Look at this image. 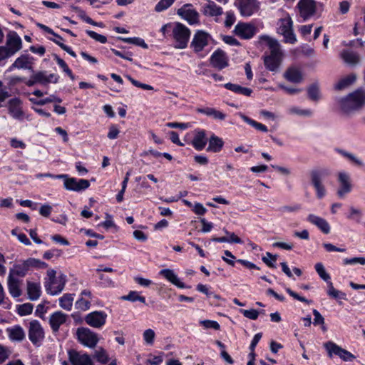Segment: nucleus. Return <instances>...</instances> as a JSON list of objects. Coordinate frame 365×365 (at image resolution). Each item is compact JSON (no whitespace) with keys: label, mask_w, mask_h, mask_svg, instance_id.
I'll return each mask as SVG.
<instances>
[{"label":"nucleus","mask_w":365,"mask_h":365,"mask_svg":"<svg viewBox=\"0 0 365 365\" xmlns=\"http://www.w3.org/2000/svg\"><path fill=\"white\" fill-rule=\"evenodd\" d=\"M263 43H266L270 50V54L264 57V66L269 71L275 72L279 68L282 55L280 45L276 38L268 35L259 36L257 43L262 45Z\"/></svg>","instance_id":"f257e3e1"},{"label":"nucleus","mask_w":365,"mask_h":365,"mask_svg":"<svg viewBox=\"0 0 365 365\" xmlns=\"http://www.w3.org/2000/svg\"><path fill=\"white\" fill-rule=\"evenodd\" d=\"M341 110L346 114L361 109L365 105V90L358 89L339 101Z\"/></svg>","instance_id":"f03ea898"},{"label":"nucleus","mask_w":365,"mask_h":365,"mask_svg":"<svg viewBox=\"0 0 365 365\" xmlns=\"http://www.w3.org/2000/svg\"><path fill=\"white\" fill-rule=\"evenodd\" d=\"M22 48V40L14 31H10L6 34L5 46H0V62L7 59Z\"/></svg>","instance_id":"7ed1b4c3"},{"label":"nucleus","mask_w":365,"mask_h":365,"mask_svg":"<svg viewBox=\"0 0 365 365\" xmlns=\"http://www.w3.org/2000/svg\"><path fill=\"white\" fill-rule=\"evenodd\" d=\"M323 6L322 3L314 0H299L297 5L299 16L303 19L304 21L315 16H320Z\"/></svg>","instance_id":"20e7f679"},{"label":"nucleus","mask_w":365,"mask_h":365,"mask_svg":"<svg viewBox=\"0 0 365 365\" xmlns=\"http://www.w3.org/2000/svg\"><path fill=\"white\" fill-rule=\"evenodd\" d=\"M47 267L48 264L46 262L36 258L30 257L15 264L13 267L10 269L9 272L17 277H24L27 274L29 271L34 268L45 269Z\"/></svg>","instance_id":"39448f33"},{"label":"nucleus","mask_w":365,"mask_h":365,"mask_svg":"<svg viewBox=\"0 0 365 365\" xmlns=\"http://www.w3.org/2000/svg\"><path fill=\"white\" fill-rule=\"evenodd\" d=\"M172 34L175 43V48L183 49L187 47L190 36V31L187 27L177 22L173 26Z\"/></svg>","instance_id":"423d86ee"},{"label":"nucleus","mask_w":365,"mask_h":365,"mask_svg":"<svg viewBox=\"0 0 365 365\" xmlns=\"http://www.w3.org/2000/svg\"><path fill=\"white\" fill-rule=\"evenodd\" d=\"M277 31L284 36L286 43L294 44L297 41L293 31V21L289 15L287 14L284 18L279 19Z\"/></svg>","instance_id":"0eeeda50"},{"label":"nucleus","mask_w":365,"mask_h":365,"mask_svg":"<svg viewBox=\"0 0 365 365\" xmlns=\"http://www.w3.org/2000/svg\"><path fill=\"white\" fill-rule=\"evenodd\" d=\"M326 175L325 170L315 169L310 172L311 182L316 190L317 198L322 199L326 195V189L322 180Z\"/></svg>","instance_id":"6e6552de"},{"label":"nucleus","mask_w":365,"mask_h":365,"mask_svg":"<svg viewBox=\"0 0 365 365\" xmlns=\"http://www.w3.org/2000/svg\"><path fill=\"white\" fill-rule=\"evenodd\" d=\"M57 179H64V187L67 190L80 192L87 189L90 186L88 180L79 179L74 178H68L67 175H57Z\"/></svg>","instance_id":"1a4fd4ad"},{"label":"nucleus","mask_w":365,"mask_h":365,"mask_svg":"<svg viewBox=\"0 0 365 365\" xmlns=\"http://www.w3.org/2000/svg\"><path fill=\"white\" fill-rule=\"evenodd\" d=\"M324 346L326 348L328 352V355L330 358H331L334 354L338 356L344 361H352L356 358V356L351 352L341 348L332 341H328L325 343Z\"/></svg>","instance_id":"9d476101"},{"label":"nucleus","mask_w":365,"mask_h":365,"mask_svg":"<svg viewBox=\"0 0 365 365\" xmlns=\"http://www.w3.org/2000/svg\"><path fill=\"white\" fill-rule=\"evenodd\" d=\"M76 334L78 341L84 346L89 348L96 346L98 341V336L96 333L92 331L88 328L81 327L78 328Z\"/></svg>","instance_id":"9b49d317"},{"label":"nucleus","mask_w":365,"mask_h":365,"mask_svg":"<svg viewBox=\"0 0 365 365\" xmlns=\"http://www.w3.org/2000/svg\"><path fill=\"white\" fill-rule=\"evenodd\" d=\"M235 4L240 14L245 17L251 16L259 9L257 0H235Z\"/></svg>","instance_id":"f8f14e48"},{"label":"nucleus","mask_w":365,"mask_h":365,"mask_svg":"<svg viewBox=\"0 0 365 365\" xmlns=\"http://www.w3.org/2000/svg\"><path fill=\"white\" fill-rule=\"evenodd\" d=\"M28 336L34 345H39L43 340L44 330L38 321L34 319L29 322Z\"/></svg>","instance_id":"ddd939ff"},{"label":"nucleus","mask_w":365,"mask_h":365,"mask_svg":"<svg viewBox=\"0 0 365 365\" xmlns=\"http://www.w3.org/2000/svg\"><path fill=\"white\" fill-rule=\"evenodd\" d=\"M257 26L252 23L239 22L235 26L233 32L242 39H250L257 32Z\"/></svg>","instance_id":"4468645a"},{"label":"nucleus","mask_w":365,"mask_h":365,"mask_svg":"<svg viewBox=\"0 0 365 365\" xmlns=\"http://www.w3.org/2000/svg\"><path fill=\"white\" fill-rule=\"evenodd\" d=\"M107 314L103 311H94L85 317L86 323L91 327L100 329L106 322Z\"/></svg>","instance_id":"2eb2a0df"},{"label":"nucleus","mask_w":365,"mask_h":365,"mask_svg":"<svg viewBox=\"0 0 365 365\" xmlns=\"http://www.w3.org/2000/svg\"><path fill=\"white\" fill-rule=\"evenodd\" d=\"M210 38V36L207 33L199 30L193 36L190 43V48H192L195 53H199L208 45Z\"/></svg>","instance_id":"dca6fc26"},{"label":"nucleus","mask_w":365,"mask_h":365,"mask_svg":"<svg viewBox=\"0 0 365 365\" xmlns=\"http://www.w3.org/2000/svg\"><path fill=\"white\" fill-rule=\"evenodd\" d=\"M66 283V276L61 274L57 279L46 282L45 285L46 290L51 295H57L63 291Z\"/></svg>","instance_id":"f3484780"},{"label":"nucleus","mask_w":365,"mask_h":365,"mask_svg":"<svg viewBox=\"0 0 365 365\" xmlns=\"http://www.w3.org/2000/svg\"><path fill=\"white\" fill-rule=\"evenodd\" d=\"M338 182L339 183V187L336 193L340 198H343L345 195L349 193L352 190L350 175L345 172L339 173Z\"/></svg>","instance_id":"a211bd4d"},{"label":"nucleus","mask_w":365,"mask_h":365,"mask_svg":"<svg viewBox=\"0 0 365 365\" xmlns=\"http://www.w3.org/2000/svg\"><path fill=\"white\" fill-rule=\"evenodd\" d=\"M68 359L72 365H95L91 356L74 349L68 351Z\"/></svg>","instance_id":"6ab92c4d"},{"label":"nucleus","mask_w":365,"mask_h":365,"mask_svg":"<svg viewBox=\"0 0 365 365\" xmlns=\"http://www.w3.org/2000/svg\"><path fill=\"white\" fill-rule=\"evenodd\" d=\"M210 64L218 70L228 66V58L226 53L220 49L215 51L210 57Z\"/></svg>","instance_id":"aec40b11"},{"label":"nucleus","mask_w":365,"mask_h":365,"mask_svg":"<svg viewBox=\"0 0 365 365\" xmlns=\"http://www.w3.org/2000/svg\"><path fill=\"white\" fill-rule=\"evenodd\" d=\"M68 315L61 311L53 312L49 317V324L53 332H58L60 327L66 323Z\"/></svg>","instance_id":"412c9836"},{"label":"nucleus","mask_w":365,"mask_h":365,"mask_svg":"<svg viewBox=\"0 0 365 365\" xmlns=\"http://www.w3.org/2000/svg\"><path fill=\"white\" fill-rule=\"evenodd\" d=\"M191 4H185L178 10V14L185 19L190 24H195L198 22L199 14L194 10L187 9Z\"/></svg>","instance_id":"4be33fe9"},{"label":"nucleus","mask_w":365,"mask_h":365,"mask_svg":"<svg viewBox=\"0 0 365 365\" xmlns=\"http://www.w3.org/2000/svg\"><path fill=\"white\" fill-rule=\"evenodd\" d=\"M194 133L191 143L195 150L200 151L204 149L207 142L206 132L204 130L197 129Z\"/></svg>","instance_id":"5701e85b"},{"label":"nucleus","mask_w":365,"mask_h":365,"mask_svg":"<svg viewBox=\"0 0 365 365\" xmlns=\"http://www.w3.org/2000/svg\"><path fill=\"white\" fill-rule=\"evenodd\" d=\"M16 275L9 272L8 276V289L10 294L14 297H19L21 295L22 292L20 289L21 280L16 278Z\"/></svg>","instance_id":"b1692460"},{"label":"nucleus","mask_w":365,"mask_h":365,"mask_svg":"<svg viewBox=\"0 0 365 365\" xmlns=\"http://www.w3.org/2000/svg\"><path fill=\"white\" fill-rule=\"evenodd\" d=\"M307 220L316 225L322 232L328 234L330 232V226L327 221L322 217L317 216L313 214H309L307 216Z\"/></svg>","instance_id":"393cba45"},{"label":"nucleus","mask_w":365,"mask_h":365,"mask_svg":"<svg viewBox=\"0 0 365 365\" xmlns=\"http://www.w3.org/2000/svg\"><path fill=\"white\" fill-rule=\"evenodd\" d=\"M160 274L178 288L186 287L185 284L179 279L174 271L170 269H161L160 271Z\"/></svg>","instance_id":"a878e982"},{"label":"nucleus","mask_w":365,"mask_h":365,"mask_svg":"<svg viewBox=\"0 0 365 365\" xmlns=\"http://www.w3.org/2000/svg\"><path fill=\"white\" fill-rule=\"evenodd\" d=\"M33 58L28 55H21L18 57L11 66L10 69L17 68L19 69H32Z\"/></svg>","instance_id":"bb28decb"},{"label":"nucleus","mask_w":365,"mask_h":365,"mask_svg":"<svg viewBox=\"0 0 365 365\" xmlns=\"http://www.w3.org/2000/svg\"><path fill=\"white\" fill-rule=\"evenodd\" d=\"M202 12L209 16H219L222 14V9L218 6L214 1H208L204 6Z\"/></svg>","instance_id":"cd10ccee"},{"label":"nucleus","mask_w":365,"mask_h":365,"mask_svg":"<svg viewBox=\"0 0 365 365\" xmlns=\"http://www.w3.org/2000/svg\"><path fill=\"white\" fill-rule=\"evenodd\" d=\"M41 286L38 283L27 282V294L30 300H37L41 296Z\"/></svg>","instance_id":"c85d7f7f"},{"label":"nucleus","mask_w":365,"mask_h":365,"mask_svg":"<svg viewBox=\"0 0 365 365\" xmlns=\"http://www.w3.org/2000/svg\"><path fill=\"white\" fill-rule=\"evenodd\" d=\"M284 76L287 81L294 83H299L303 80L302 72L296 68H288Z\"/></svg>","instance_id":"c756f323"},{"label":"nucleus","mask_w":365,"mask_h":365,"mask_svg":"<svg viewBox=\"0 0 365 365\" xmlns=\"http://www.w3.org/2000/svg\"><path fill=\"white\" fill-rule=\"evenodd\" d=\"M19 105L20 101L18 98L11 99L9 102V113L16 119H21L23 115V112Z\"/></svg>","instance_id":"7c9ffc66"},{"label":"nucleus","mask_w":365,"mask_h":365,"mask_svg":"<svg viewBox=\"0 0 365 365\" xmlns=\"http://www.w3.org/2000/svg\"><path fill=\"white\" fill-rule=\"evenodd\" d=\"M224 145V142L222 138L215 135H212L209 139V145L207 151L219 153Z\"/></svg>","instance_id":"2f4dec72"},{"label":"nucleus","mask_w":365,"mask_h":365,"mask_svg":"<svg viewBox=\"0 0 365 365\" xmlns=\"http://www.w3.org/2000/svg\"><path fill=\"white\" fill-rule=\"evenodd\" d=\"M58 78L55 74L46 76L45 72H38L34 74V81H36L37 83H38L43 85L51 82L56 83L58 81Z\"/></svg>","instance_id":"473e14b6"},{"label":"nucleus","mask_w":365,"mask_h":365,"mask_svg":"<svg viewBox=\"0 0 365 365\" xmlns=\"http://www.w3.org/2000/svg\"><path fill=\"white\" fill-rule=\"evenodd\" d=\"M224 87L235 93L241 94L245 96H250L252 93V90L247 87H242L237 84L227 83L224 85Z\"/></svg>","instance_id":"72a5a7b5"},{"label":"nucleus","mask_w":365,"mask_h":365,"mask_svg":"<svg viewBox=\"0 0 365 365\" xmlns=\"http://www.w3.org/2000/svg\"><path fill=\"white\" fill-rule=\"evenodd\" d=\"M7 331L11 341H21L25 338V332L20 326H14L11 329H8Z\"/></svg>","instance_id":"f704fd0d"},{"label":"nucleus","mask_w":365,"mask_h":365,"mask_svg":"<svg viewBox=\"0 0 365 365\" xmlns=\"http://www.w3.org/2000/svg\"><path fill=\"white\" fill-rule=\"evenodd\" d=\"M356 76L355 74L351 73L342 78L337 83L335 84L334 88L337 91H341L355 82Z\"/></svg>","instance_id":"c9c22d12"},{"label":"nucleus","mask_w":365,"mask_h":365,"mask_svg":"<svg viewBox=\"0 0 365 365\" xmlns=\"http://www.w3.org/2000/svg\"><path fill=\"white\" fill-rule=\"evenodd\" d=\"M197 111L198 113L205 114L207 116H212L215 119L221 120H225V118L226 117L225 114H224L221 111L217 110L215 108H209V107L197 108Z\"/></svg>","instance_id":"e433bc0d"},{"label":"nucleus","mask_w":365,"mask_h":365,"mask_svg":"<svg viewBox=\"0 0 365 365\" xmlns=\"http://www.w3.org/2000/svg\"><path fill=\"white\" fill-rule=\"evenodd\" d=\"M341 58L348 64L356 65L359 61V55L353 51L344 50L341 53Z\"/></svg>","instance_id":"4c0bfd02"},{"label":"nucleus","mask_w":365,"mask_h":365,"mask_svg":"<svg viewBox=\"0 0 365 365\" xmlns=\"http://www.w3.org/2000/svg\"><path fill=\"white\" fill-rule=\"evenodd\" d=\"M73 296L74 294H64L61 297L59 298V306L66 311H71L74 299Z\"/></svg>","instance_id":"58836bf2"},{"label":"nucleus","mask_w":365,"mask_h":365,"mask_svg":"<svg viewBox=\"0 0 365 365\" xmlns=\"http://www.w3.org/2000/svg\"><path fill=\"white\" fill-rule=\"evenodd\" d=\"M328 289L327 294L335 299H346V294L344 292H342L334 288L333 283L331 282H328Z\"/></svg>","instance_id":"ea45409f"},{"label":"nucleus","mask_w":365,"mask_h":365,"mask_svg":"<svg viewBox=\"0 0 365 365\" xmlns=\"http://www.w3.org/2000/svg\"><path fill=\"white\" fill-rule=\"evenodd\" d=\"M240 117L245 123H247V124H249L250 125L252 126L253 128L258 130L262 132H267L268 130L266 125L250 118L249 117L242 113H240Z\"/></svg>","instance_id":"a19ab883"},{"label":"nucleus","mask_w":365,"mask_h":365,"mask_svg":"<svg viewBox=\"0 0 365 365\" xmlns=\"http://www.w3.org/2000/svg\"><path fill=\"white\" fill-rule=\"evenodd\" d=\"M121 299L123 300L130 301L132 302L139 301L142 303H145V298L143 296L139 295L138 292L136 291H130L127 295L121 297Z\"/></svg>","instance_id":"79ce46f5"},{"label":"nucleus","mask_w":365,"mask_h":365,"mask_svg":"<svg viewBox=\"0 0 365 365\" xmlns=\"http://www.w3.org/2000/svg\"><path fill=\"white\" fill-rule=\"evenodd\" d=\"M91 304V300L86 297H80V298L76 302L75 307L77 309L86 311L90 309Z\"/></svg>","instance_id":"37998d69"},{"label":"nucleus","mask_w":365,"mask_h":365,"mask_svg":"<svg viewBox=\"0 0 365 365\" xmlns=\"http://www.w3.org/2000/svg\"><path fill=\"white\" fill-rule=\"evenodd\" d=\"M337 151L342 156L346 158L350 161H351L354 163H355L356 165H358V166H363L364 165L363 161L361 160H360L359 158H358L356 156H355L354 154L350 153H349L347 151H345L344 150H341V149H338Z\"/></svg>","instance_id":"c03bdc74"},{"label":"nucleus","mask_w":365,"mask_h":365,"mask_svg":"<svg viewBox=\"0 0 365 365\" xmlns=\"http://www.w3.org/2000/svg\"><path fill=\"white\" fill-rule=\"evenodd\" d=\"M309 98L314 101H317L320 98L319 89L316 83L311 85L307 89Z\"/></svg>","instance_id":"a18cd8bd"},{"label":"nucleus","mask_w":365,"mask_h":365,"mask_svg":"<svg viewBox=\"0 0 365 365\" xmlns=\"http://www.w3.org/2000/svg\"><path fill=\"white\" fill-rule=\"evenodd\" d=\"M94 358L101 364H106L109 359L106 351L101 347L95 351Z\"/></svg>","instance_id":"49530a36"},{"label":"nucleus","mask_w":365,"mask_h":365,"mask_svg":"<svg viewBox=\"0 0 365 365\" xmlns=\"http://www.w3.org/2000/svg\"><path fill=\"white\" fill-rule=\"evenodd\" d=\"M315 269L319 277L324 280L327 283L330 281V276L327 273L325 268L322 263L319 262L315 264Z\"/></svg>","instance_id":"de8ad7c7"},{"label":"nucleus","mask_w":365,"mask_h":365,"mask_svg":"<svg viewBox=\"0 0 365 365\" xmlns=\"http://www.w3.org/2000/svg\"><path fill=\"white\" fill-rule=\"evenodd\" d=\"M34 306L31 303H24L18 307L17 311L20 316H26L30 314L33 312Z\"/></svg>","instance_id":"09e8293b"},{"label":"nucleus","mask_w":365,"mask_h":365,"mask_svg":"<svg viewBox=\"0 0 365 365\" xmlns=\"http://www.w3.org/2000/svg\"><path fill=\"white\" fill-rule=\"evenodd\" d=\"M122 40L124 42L132 43V44H135V45L139 46H141L143 48H148L147 43L141 38H138V37L123 38H122Z\"/></svg>","instance_id":"8fccbe9b"},{"label":"nucleus","mask_w":365,"mask_h":365,"mask_svg":"<svg viewBox=\"0 0 365 365\" xmlns=\"http://www.w3.org/2000/svg\"><path fill=\"white\" fill-rule=\"evenodd\" d=\"M175 0H160L156 4L155 10L157 12H161L168 9Z\"/></svg>","instance_id":"3c124183"},{"label":"nucleus","mask_w":365,"mask_h":365,"mask_svg":"<svg viewBox=\"0 0 365 365\" xmlns=\"http://www.w3.org/2000/svg\"><path fill=\"white\" fill-rule=\"evenodd\" d=\"M143 339L146 344L152 345L154 342L155 334L151 329H148L143 332Z\"/></svg>","instance_id":"603ef678"},{"label":"nucleus","mask_w":365,"mask_h":365,"mask_svg":"<svg viewBox=\"0 0 365 365\" xmlns=\"http://www.w3.org/2000/svg\"><path fill=\"white\" fill-rule=\"evenodd\" d=\"M289 112L293 114L306 117H311L313 113L312 110L310 109H300L296 107L290 108Z\"/></svg>","instance_id":"864d4df0"},{"label":"nucleus","mask_w":365,"mask_h":365,"mask_svg":"<svg viewBox=\"0 0 365 365\" xmlns=\"http://www.w3.org/2000/svg\"><path fill=\"white\" fill-rule=\"evenodd\" d=\"M126 78L135 87L140 88L144 90H149V91L153 90V87L152 86L140 83V81L132 78L130 76H126Z\"/></svg>","instance_id":"5fc2aeb1"},{"label":"nucleus","mask_w":365,"mask_h":365,"mask_svg":"<svg viewBox=\"0 0 365 365\" xmlns=\"http://www.w3.org/2000/svg\"><path fill=\"white\" fill-rule=\"evenodd\" d=\"M240 312L244 315V317L256 320L259 316V312L256 309H240Z\"/></svg>","instance_id":"6e6d98bb"},{"label":"nucleus","mask_w":365,"mask_h":365,"mask_svg":"<svg viewBox=\"0 0 365 365\" xmlns=\"http://www.w3.org/2000/svg\"><path fill=\"white\" fill-rule=\"evenodd\" d=\"M200 324L202 325L205 329H213L215 330H219L220 328V324L216 321L202 320L200 322Z\"/></svg>","instance_id":"4d7b16f0"},{"label":"nucleus","mask_w":365,"mask_h":365,"mask_svg":"<svg viewBox=\"0 0 365 365\" xmlns=\"http://www.w3.org/2000/svg\"><path fill=\"white\" fill-rule=\"evenodd\" d=\"M344 265L360 264L361 265L365 264V257H353V258H345L343 259Z\"/></svg>","instance_id":"13d9d810"},{"label":"nucleus","mask_w":365,"mask_h":365,"mask_svg":"<svg viewBox=\"0 0 365 365\" xmlns=\"http://www.w3.org/2000/svg\"><path fill=\"white\" fill-rule=\"evenodd\" d=\"M266 255L269 257V259H268L267 257H262V261L269 267H272V268H274L275 267V264H274V262L277 261V255H272L270 252H267L266 253Z\"/></svg>","instance_id":"bf43d9fd"},{"label":"nucleus","mask_w":365,"mask_h":365,"mask_svg":"<svg viewBox=\"0 0 365 365\" xmlns=\"http://www.w3.org/2000/svg\"><path fill=\"white\" fill-rule=\"evenodd\" d=\"M86 34L93 39H95L101 43H105L107 41V38L105 36L98 34L93 31L87 30Z\"/></svg>","instance_id":"052dcab7"},{"label":"nucleus","mask_w":365,"mask_h":365,"mask_svg":"<svg viewBox=\"0 0 365 365\" xmlns=\"http://www.w3.org/2000/svg\"><path fill=\"white\" fill-rule=\"evenodd\" d=\"M224 232L226 234L228 237L229 243H236V244H242V240L237 237L234 232H230L227 231L226 229L223 230Z\"/></svg>","instance_id":"680f3d73"},{"label":"nucleus","mask_w":365,"mask_h":365,"mask_svg":"<svg viewBox=\"0 0 365 365\" xmlns=\"http://www.w3.org/2000/svg\"><path fill=\"white\" fill-rule=\"evenodd\" d=\"M51 102L61 103L62 100L60 98L56 97V96L51 95L48 98L38 101V102H36V104L43 106Z\"/></svg>","instance_id":"e2e57ef3"},{"label":"nucleus","mask_w":365,"mask_h":365,"mask_svg":"<svg viewBox=\"0 0 365 365\" xmlns=\"http://www.w3.org/2000/svg\"><path fill=\"white\" fill-rule=\"evenodd\" d=\"M10 350L3 345L0 344V364L4 362L10 356Z\"/></svg>","instance_id":"0e129e2a"},{"label":"nucleus","mask_w":365,"mask_h":365,"mask_svg":"<svg viewBox=\"0 0 365 365\" xmlns=\"http://www.w3.org/2000/svg\"><path fill=\"white\" fill-rule=\"evenodd\" d=\"M48 307L43 304H40L36 307L35 314L42 319H45V314L47 312Z\"/></svg>","instance_id":"69168bd1"},{"label":"nucleus","mask_w":365,"mask_h":365,"mask_svg":"<svg viewBox=\"0 0 365 365\" xmlns=\"http://www.w3.org/2000/svg\"><path fill=\"white\" fill-rule=\"evenodd\" d=\"M120 133V130L117 125H111L109 127V131L108 133V138L110 140L116 139Z\"/></svg>","instance_id":"338daca9"},{"label":"nucleus","mask_w":365,"mask_h":365,"mask_svg":"<svg viewBox=\"0 0 365 365\" xmlns=\"http://www.w3.org/2000/svg\"><path fill=\"white\" fill-rule=\"evenodd\" d=\"M192 211L199 215H203L207 212V209L200 202H196L192 207Z\"/></svg>","instance_id":"774afa93"}]
</instances>
